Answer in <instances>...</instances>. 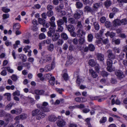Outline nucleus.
Masks as SVG:
<instances>
[{"mask_svg":"<svg viewBox=\"0 0 127 127\" xmlns=\"http://www.w3.org/2000/svg\"><path fill=\"white\" fill-rule=\"evenodd\" d=\"M49 120L51 122H54L57 119V118L54 115H51L48 117Z\"/></svg>","mask_w":127,"mask_h":127,"instance_id":"15","label":"nucleus"},{"mask_svg":"<svg viewBox=\"0 0 127 127\" xmlns=\"http://www.w3.org/2000/svg\"><path fill=\"white\" fill-rule=\"evenodd\" d=\"M3 69L1 72L0 73V74L3 76L6 75L7 74V73L5 70L6 68H3Z\"/></svg>","mask_w":127,"mask_h":127,"instance_id":"62","label":"nucleus"},{"mask_svg":"<svg viewBox=\"0 0 127 127\" xmlns=\"http://www.w3.org/2000/svg\"><path fill=\"white\" fill-rule=\"evenodd\" d=\"M115 75L120 79H121L124 77V75L122 71L120 70H117L115 72Z\"/></svg>","mask_w":127,"mask_h":127,"instance_id":"9","label":"nucleus"},{"mask_svg":"<svg viewBox=\"0 0 127 127\" xmlns=\"http://www.w3.org/2000/svg\"><path fill=\"white\" fill-rule=\"evenodd\" d=\"M105 25L107 28H110L112 26L111 23L109 21H107L105 22Z\"/></svg>","mask_w":127,"mask_h":127,"instance_id":"41","label":"nucleus"},{"mask_svg":"<svg viewBox=\"0 0 127 127\" xmlns=\"http://www.w3.org/2000/svg\"><path fill=\"white\" fill-rule=\"evenodd\" d=\"M4 96H6L7 100L8 101H10L11 100V95L10 93H7L3 95Z\"/></svg>","mask_w":127,"mask_h":127,"instance_id":"42","label":"nucleus"},{"mask_svg":"<svg viewBox=\"0 0 127 127\" xmlns=\"http://www.w3.org/2000/svg\"><path fill=\"white\" fill-rule=\"evenodd\" d=\"M11 79L13 81H15L17 80V76L13 74L11 76Z\"/></svg>","mask_w":127,"mask_h":127,"instance_id":"63","label":"nucleus"},{"mask_svg":"<svg viewBox=\"0 0 127 127\" xmlns=\"http://www.w3.org/2000/svg\"><path fill=\"white\" fill-rule=\"evenodd\" d=\"M32 115L33 116H36V119L39 120L44 118L46 116L45 113L40 111V110L38 109L32 110Z\"/></svg>","mask_w":127,"mask_h":127,"instance_id":"1","label":"nucleus"},{"mask_svg":"<svg viewBox=\"0 0 127 127\" xmlns=\"http://www.w3.org/2000/svg\"><path fill=\"white\" fill-rule=\"evenodd\" d=\"M47 16L49 17L52 16L53 14V11H48L47 13Z\"/></svg>","mask_w":127,"mask_h":127,"instance_id":"55","label":"nucleus"},{"mask_svg":"<svg viewBox=\"0 0 127 127\" xmlns=\"http://www.w3.org/2000/svg\"><path fill=\"white\" fill-rule=\"evenodd\" d=\"M79 43L80 44H83L85 42V40L84 38H81L79 39L78 40Z\"/></svg>","mask_w":127,"mask_h":127,"instance_id":"44","label":"nucleus"},{"mask_svg":"<svg viewBox=\"0 0 127 127\" xmlns=\"http://www.w3.org/2000/svg\"><path fill=\"white\" fill-rule=\"evenodd\" d=\"M58 31L59 32H62L63 30V28L62 26H58Z\"/></svg>","mask_w":127,"mask_h":127,"instance_id":"53","label":"nucleus"},{"mask_svg":"<svg viewBox=\"0 0 127 127\" xmlns=\"http://www.w3.org/2000/svg\"><path fill=\"white\" fill-rule=\"evenodd\" d=\"M9 14H4L2 15V19L4 20L8 18L9 17Z\"/></svg>","mask_w":127,"mask_h":127,"instance_id":"46","label":"nucleus"},{"mask_svg":"<svg viewBox=\"0 0 127 127\" xmlns=\"http://www.w3.org/2000/svg\"><path fill=\"white\" fill-rule=\"evenodd\" d=\"M57 125L60 127H64L65 124V122L63 119L58 120L57 122Z\"/></svg>","mask_w":127,"mask_h":127,"instance_id":"11","label":"nucleus"},{"mask_svg":"<svg viewBox=\"0 0 127 127\" xmlns=\"http://www.w3.org/2000/svg\"><path fill=\"white\" fill-rule=\"evenodd\" d=\"M55 78L54 77H53L50 79L49 81V83L50 85H53L55 84Z\"/></svg>","mask_w":127,"mask_h":127,"instance_id":"35","label":"nucleus"},{"mask_svg":"<svg viewBox=\"0 0 127 127\" xmlns=\"http://www.w3.org/2000/svg\"><path fill=\"white\" fill-rule=\"evenodd\" d=\"M53 8L54 7L52 5L50 4L48 5L47 7V9L48 10V11H52V10Z\"/></svg>","mask_w":127,"mask_h":127,"instance_id":"48","label":"nucleus"},{"mask_svg":"<svg viewBox=\"0 0 127 127\" xmlns=\"http://www.w3.org/2000/svg\"><path fill=\"white\" fill-rule=\"evenodd\" d=\"M55 67V63L52 62L51 64H47L45 66V70H46V72H47L53 70Z\"/></svg>","mask_w":127,"mask_h":127,"instance_id":"3","label":"nucleus"},{"mask_svg":"<svg viewBox=\"0 0 127 127\" xmlns=\"http://www.w3.org/2000/svg\"><path fill=\"white\" fill-rule=\"evenodd\" d=\"M89 50L91 51H93L95 49V47L93 44H89L88 46Z\"/></svg>","mask_w":127,"mask_h":127,"instance_id":"28","label":"nucleus"},{"mask_svg":"<svg viewBox=\"0 0 127 127\" xmlns=\"http://www.w3.org/2000/svg\"><path fill=\"white\" fill-rule=\"evenodd\" d=\"M86 32L83 30H78L76 32V35L78 37H81L83 35H85Z\"/></svg>","mask_w":127,"mask_h":127,"instance_id":"10","label":"nucleus"},{"mask_svg":"<svg viewBox=\"0 0 127 127\" xmlns=\"http://www.w3.org/2000/svg\"><path fill=\"white\" fill-rule=\"evenodd\" d=\"M84 11L85 12H94V10L92 9L91 7L88 6H86L84 7Z\"/></svg>","mask_w":127,"mask_h":127,"instance_id":"19","label":"nucleus"},{"mask_svg":"<svg viewBox=\"0 0 127 127\" xmlns=\"http://www.w3.org/2000/svg\"><path fill=\"white\" fill-rule=\"evenodd\" d=\"M79 78L80 77L78 75L77 76L76 83L78 84V86L80 85L81 83L80 79Z\"/></svg>","mask_w":127,"mask_h":127,"instance_id":"61","label":"nucleus"},{"mask_svg":"<svg viewBox=\"0 0 127 127\" xmlns=\"http://www.w3.org/2000/svg\"><path fill=\"white\" fill-rule=\"evenodd\" d=\"M76 13H75L74 15V17L76 19H78L80 18L81 15L83 14V12L82 10L78 9L76 11Z\"/></svg>","mask_w":127,"mask_h":127,"instance_id":"7","label":"nucleus"},{"mask_svg":"<svg viewBox=\"0 0 127 127\" xmlns=\"http://www.w3.org/2000/svg\"><path fill=\"white\" fill-rule=\"evenodd\" d=\"M57 26H62L65 23L66 24L67 23V18L65 17H63L62 19H60L57 21Z\"/></svg>","mask_w":127,"mask_h":127,"instance_id":"4","label":"nucleus"},{"mask_svg":"<svg viewBox=\"0 0 127 127\" xmlns=\"http://www.w3.org/2000/svg\"><path fill=\"white\" fill-rule=\"evenodd\" d=\"M41 110L44 112H47L50 111V110L49 108L46 107H42V108Z\"/></svg>","mask_w":127,"mask_h":127,"instance_id":"54","label":"nucleus"},{"mask_svg":"<svg viewBox=\"0 0 127 127\" xmlns=\"http://www.w3.org/2000/svg\"><path fill=\"white\" fill-rule=\"evenodd\" d=\"M32 30L33 31L35 32L38 30V28L37 27L36 25H33L32 27Z\"/></svg>","mask_w":127,"mask_h":127,"instance_id":"58","label":"nucleus"},{"mask_svg":"<svg viewBox=\"0 0 127 127\" xmlns=\"http://www.w3.org/2000/svg\"><path fill=\"white\" fill-rule=\"evenodd\" d=\"M35 93L37 95H42L44 93V91L43 90H36L35 91Z\"/></svg>","mask_w":127,"mask_h":127,"instance_id":"30","label":"nucleus"},{"mask_svg":"<svg viewBox=\"0 0 127 127\" xmlns=\"http://www.w3.org/2000/svg\"><path fill=\"white\" fill-rule=\"evenodd\" d=\"M19 25H20L19 24L16 23L13 26V31L14 30L16 31L15 33L17 35L20 34L21 33V32L18 30L20 29Z\"/></svg>","mask_w":127,"mask_h":127,"instance_id":"8","label":"nucleus"},{"mask_svg":"<svg viewBox=\"0 0 127 127\" xmlns=\"http://www.w3.org/2000/svg\"><path fill=\"white\" fill-rule=\"evenodd\" d=\"M45 36L44 33H41L39 35V38L40 39H42L45 38Z\"/></svg>","mask_w":127,"mask_h":127,"instance_id":"50","label":"nucleus"},{"mask_svg":"<svg viewBox=\"0 0 127 127\" xmlns=\"http://www.w3.org/2000/svg\"><path fill=\"white\" fill-rule=\"evenodd\" d=\"M5 114V112L3 110H0V117L3 116Z\"/></svg>","mask_w":127,"mask_h":127,"instance_id":"59","label":"nucleus"},{"mask_svg":"<svg viewBox=\"0 0 127 127\" xmlns=\"http://www.w3.org/2000/svg\"><path fill=\"white\" fill-rule=\"evenodd\" d=\"M77 27L78 30H83V26L82 24L81 21L77 22Z\"/></svg>","mask_w":127,"mask_h":127,"instance_id":"20","label":"nucleus"},{"mask_svg":"<svg viewBox=\"0 0 127 127\" xmlns=\"http://www.w3.org/2000/svg\"><path fill=\"white\" fill-rule=\"evenodd\" d=\"M107 119L106 117H103L100 119L99 122L101 123H104L107 121Z\"/></svg>","mask_w":127,"mask_h":127,"instance_id":"43","label":"nucleus"},{"mask_svg":"<svg viewBox=\"0 0 127 127\" xmlns=\"http://www.w3.org/2000/svg\"><path fill=\"white\" fill-rule=\"evenodd\" d=\"M68 47V45L66 43L64 44L63 46L62 49L64 50H66Z\"/></svg>","mask_w":127,"mask_h":127,"instance_id":"60","label":"nucleus"},{"mask_svg":"<svg viewBox=\"0 0 127 127\" xmlns=\"http://www.w3.org/2000/svg\"><path fill=\"white\" fill-rule=\"evenodd\" d=\"M106 19L105 17L104 16L101 17L100 20V22L101 23H104L106 21Z\"/></svg>","mask_w":127,"mask_h":127,"instance_id":"51","label":"nucleus"},{"mask_svg":"<svg viewBox=\"0 0 127 127\" xmlns=\"http://www.w3.org/2000/svg\"><path fill=\"white\" fill-rule=\"evenodd\" d=\"M89 64L92 66H93L95 64V62L94 60L93 59H91L89 61Z\"/></svg>","mask_w":127,"mask_h":127,"instance_id":"34","label":"nucleus"},{"mask_svg":"<svg viewBox=\"0 0 127 127\" xmlns=\"http://www.w3.org/2000/svg\"><path fill=\"white\" fill-rule=\"evenodd\" d=\"M101 74L103 77L107 76L108 75V73L104 71H102L101 73Z\"/></svg>","mask_w":127,"mask_h":127,"instance_id":"45","label":"nucleus"},{"mask_svg":"<svg viewBox=\"0 0 127 127\" xmlns=\"http://www.w3.org/2000/svg\"><path fill=\"white\" fill-rule=\"evenodd\" d=\"M112 4L111 1L109 0H107L104 2V5L105 7L108 8Z\"/></svg>","mask_w":127,"mask_h":127,"instance_id":"22","label":"nucleus"},{"mask_svg":"<svg viewBox=\"0 0 127 127\" xmlns=\"http://www.w3.org/2000/svg\"><path fill=\"white\" fill-rule=\"evenodd\" d=\"M107 57L108 59H110V60H113L115 59V56L113 54L112 51L110 49L108 50L107 51Z\"/></svg>","mask_w":127,"mask_h":127,"instance_id":"6","label":"nucleus"},{"mask_svg":"<svg viewBox=\"0 0 127 127\" xmlns=\"http://www.w3.org/2000/svg\"><path fill=\"white\" fill-rule=\"evenodd\" d=\"M100 5V3H97L94 4L93 6L94 9H93L94 10V12L97 10V8L99 7Z\"/></svg>","mask_w":127,"mask_h":127,"instance_id":"29","label":"nucleus"},{"mask_svg":"<svg viewBox=\"0 0 127 127\" xmlns=\"http://www.w3.org/2000/svg\"><path fill=\"white\" fill-rule=\"evenodd\" d=\"M55 19V18L54 16H53L50 19V22H49V23L50 24V25L55 26V24L54 21Z\"/></svg>","mask_w":127,"mask_h":127,"instance_id":"25","label":"nucleus"},{"mask_svg":"<svg viewBox=\"0 0 127 127\" xmlns=\"http://www.w3.org/2000/svg\"><path fill=\"white\" fill-rule=\"evenodd\" d=\"M19 57L20 59H22V61L23 62H25L27 61V57L24 54H21L19 55Z\"/></svg>","mask_w":127,"mask_h":127,"instance_id":"23","label":"nucleus"},{"mask_svg":"<svg viewBox=\"0 0 127 127\" xmlns=\"http://www.w3.org/2000/svg\"><path fill=\"white\" fill-rule=\"evenodd\" d=\"M61 37L64 40H66L68 38V37L67 34L64 32H63L61 34Z\"/></svg>","mask_w":127,"mask_h":127,"instance_id":"24","label":"nucleus"},{"mask_svg":"<svg viewBox=\"0 0 127 127\" xmlns=\"http://www.w3.org/2000/svg\"><path fill=\"white\" fill-rule=\"evenodd\" d=\"M89 71L91 76L94 78H96L98 76V75L96 73L93 69H89Z\"/></svg>","mask_w":127,"mask_h":127,"instance_id":"18","label":"nucleus"},{"mask_svg":"<svg viewBox=\"0 0 127 127\" xmlns=\"http://www.w3.org/2000/svg\"><path fill=\"white\" fill-rule=\"evenodd\" d=\"M1 10L4 12L5 13H7L10 11V9L7 8L6 7H2Z\"/></svg>","mask_w":127,"mask_h":127,"instance_id":"31","label":"nucleus"},{"mask_svg":"<svg viewBox=\"0 0 127 127\" xmlns=\"http://www.w3.org/2000/svg\"><path fill=\"white\" fill-rule=\"evenodd\" d=\"M68 22L69 23L72 24L75 23V21L74 18H69L68 19Z\"/></svg>","mask_w":127,"mask_h":127,"instance_id":"36","label":"nucleus"},{"mask_svg":"<svg viewBox=\"0 0 127 127\" xmlns=\"http://www.w3.org/2000/svg\"><path fill=\"white\" fill-rule=\"evenodd\" d=\"M43 58V60L45 61L46 63L50 61L52 59L51 56L49 54L45 55L44 56Z\"/></svg>","mask_w":127,"mask_h":127,"instance_id":"13","label":"nucleus"},{"mask_svg":"<svg viewBox=\"0 0 127 127\" xmlns=\"http://www.w3.org/2000/svg\"><path fill=\"white\" fill-rule=\"evenodd\" d=\"M64 41L62 39H60L58 40L57 43V44L59 46H61L64 43Z\"/></svg>","mask_w":127,"mask_h":127,"instance_id":"33","label":"nucleus"},{"mask_svg":"<svg viewBox=\"0 0 127 127\" xmlns=\"http://www.w3.org/2000/svg\"><path fill=\"white\" fill-rule=\"evenodd\" d=\"M66 28L67 29L68 31L70 32L72 31H74L75 28L71 24H69L68 25L66 24H65Z\"/></svg>","mask_w":127,"mask_h":127,"instance_id":"12","label":"nucleus"},{"mask_svg":"<svg viewBox=\"0 0 127 127\" xmlns=\"http://www.w3.org/2000/svg\"><path fill=\"white\" fill-rule=\"evenodd\" d=\"M54 45L53 44H51L48 47V49L49 51H52L53 50Z\"/></svg>","mask_w":127,"mask_h":127,"instance_id":"37","label":"nucleus"},{"mask_svg":"<svg viewBox=\"0 0 127 127\" xmlns=\"http://www.w3.org/2000/svg\"><path fill=\"white\" fill-rule=\"evenodd\" d=\"M3 68H6V70L9 73H13V70L12 69H11L9 67L7 66L6 67H3L2 68V69Z\"/></svg>","mask_w":127,"mask_h":127,"instance_id":"38","label":"nucleus"},{"mask_svg":"<svg viewBox=\"0 0 127 127\" xmlns=\"http://www.w3.org/2000/svg\"><path fill=\"white\" fill-rule=\"evenodd\" d=\"M51 27L49 28V31L48 32V34L49 36H52V34H54L55 32V30L56 29V26L50 25Z\"/></svg>","mask_w":127,"mask_h":127,"instance_id":"5","label":"nucleus"},{"mask_svg":"<svg viewBox=\"0 0 127 127\" xmlns=\"http://www.w3.org/2000/svg\"><path fill=\"white\" fill-rule=\"evenodd\" d=\"M20 115L16 116L14 119V120L16 121V123H19V120L21 119Z\"/></svg>","mask_w":127,"mask_h":127,"instance_id":"57","label":"nucleus"},{"mask_svg":"<svg viewBox=\"0 0 127 127\" xmlns=\"http://www.w3.org/2000/svg\"><path fill=\"white\" fill-rule=\"evenodd\" d=\"M24 65V66L25 67H27V68L29 69L30 67V64L29 63H26L23 64Z\"/></svg>","mask_w":127,"mask_h":127,"instance_id":"64","label":"nucleus"},{"mask_svg":"<svg viewBox=\"0 0 127 127\" xmlns=\"http://www.w3.org/2000/svg\"><path fill=\"white\" fill-rule=\"evenodd\" d=\"M60 36V35L58 33H56L53 35L52 37V39L53 41H56L58 39Z\"/></svg>","mask_w":127,"mask_h":127,"instance_id":"17","label":"nucleus"},{"mask_svg":"<svg viewBox=\"0 0 127 127\" xmlns=\"http://www.w3.org/2000/svg\"><path fill=\"white\" fill-rule=\"evenodd\" d=\"M38 20L39 23L40 24L42 25H43L45 21V20L41 18H38Z\"/></svg>","mask_w":127,"mask_h":127,"instance_id":"39","label":"nucleus"},{"mask_svg":"<svg viewBox=\"0 0 127 127\" xmlns=\"http://www.w3.org/2000/svg\"><path fill=\"white\" fill-rule=\"evenodd\" d=\"M93 25L95 29L96 30H98L99 29V26L98 23L96 22H94L93 23Z\"/></svg>","mask_w":127,"mask_h":127,"instance_id":"32","label":"nucleus"},{"mask_svg":"<svg viewBox=\"0 0 127 127\" xmlns=\"http://www.w3.org/2000/svg\"><path fill=\"white\" fill-rule=\"evenodd\" d=\"M97 59L100 61H103L104 59V55L101 53H98L96 54Z\"/></svg>","mask_w":127,"mask_h":127,"instance_id":"14","label":"nucleus"},{"mask_svg":"<svg viewBox=\"0 0 127 127\" xmlns=\"http://www.w3.org/2000/svg\"><path fill=\"white\" fill-rule=\"evenodd\" d=\"M63 77L65 81L67 80L68 79V74L66 73H64L63 74Z\"/></svg>","mask_w":127,"mask_h":127,"instance_id":"47","label":"nucleus"},{"mask_svg":"<svg viewBox=\"0 0 127 127\" xmlns=\"http://www.w3.org/2000/svg\"><path fill=\"white\" fill-rule=\"evenodd\" d=\"M113 51L115 53H119L120 52V50L119 48L116 47H114L113 49Z\"/></svg>","mask_w":127,"mask_h":127,"instance_id":"56","label":"nucleus"},{"mask_svg":"<svg viewBox=\"0 0 127 127\" xmlns=\"http://www.w3.org/2000/svg\"><path fill=\"white\" fill-rule=\"evenodd\" d=\"M93 38V36L92 34H88L87 36L88 41L89 42H91L92 41Z\"/></svg>","mask_w":127,"mask_h":127,"instance_id":"27","label":"nucleus"},{"mask_svg":"<svg viewBox=\"0 0 127 127\" xmlns=\"http://www.w3.org/2000/svg\"><path fill=\"white\" fill-rule=\"evenodd\" d=\"M121 21V25H125L127 24V20L126 18L122 19Z\"/></svg>","mask_w":127,"mask_h":127,"instance_id":"40","label":"nucleus"},{"mask_svg":"<svg viewBox=\"0 0 127 127\" xmlns=\"http://www.w3.org/2000/svg\"><path fill=\"white\" fill-rule=\"evenodd\" d=\"M95 70L98 72H99V69L100 68V67L99 66V65L98 64H95Z\"/></svg>","mask_w":127,"mask_h":127,"instance_id":"49","label":"nucleus"},{"mask_svg":"<svg viewBox=\"0 0 127 127\" xmlns=\"http://www.w3.org/2000/svg\"><path fill=\"white\" fill-rule=\"evenodd\" d=\"M83 5V4L80 1H77L76 2L75 6L76 8L78 9L81 8Z\"/></svg>","mask_w":127,"mask_h":127,"instance_id":"21","label":"nucleus"},{"mask_svg":"<svg viewBox=\"0 0 127 127\" xmlns=\"http://www.w3.org/2000/svg\"><path fill=\"white\" fill-rule=\"evenodd\" d=\"M112 43H114L116 44L119 45L120 43V41L119 39H116L115 38H113L112 39Z\"/></svg>","mask_w":127,"mask_h":127,"instance_id":"26","label":"nucleus"},{"mask_svg":"<svg viewBox=\"0 0 127 127\" xmlns=\"http://www.w3.org/2000/svg\"><path fill=\"white\" fill-rule=\"evenodd\" d=\"M113 25L115 27L121 25V20L118 19L115 20L113 21Z\"/></svg>","mask_w":127,"mask_h":127,"instance_id":"16","label":"nucleus"},{"mask_svg":"<svg viewBox=\"0 0 127 127\" xmlns=\"http://www.w3.org/2000/svg\"><path fill=\"white\" fill-rule=\"evenodd\" d=\"M102 42L103 44H108L109 42V40L108 38H106L102 40Z\"/></svg>","mask_w":127,"mask_h":127,"instance_id":"52","label":"nucleus"},{"mask_svg":"<svg viewBox=\"0 0 127 127\" xmlns=\"http://www.w3.org/2000/svg\"><path fill=\"white\" fill-rule=\"evenodd\" d=\"M112 60L110 59H107V60L106 63L107 67L106 68L107 70L110 72H112L113 70L112 68L113 63Z\"/></svg>","mask_w":127,"mask_h":127,"instance_id":"2","label":"nucleus"}]
</instances>
